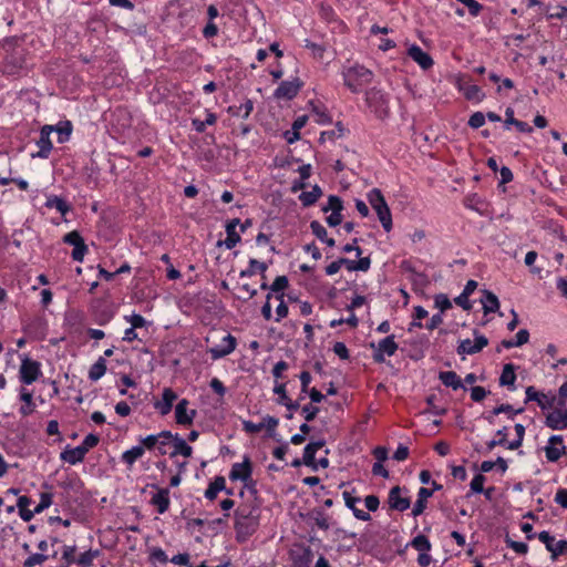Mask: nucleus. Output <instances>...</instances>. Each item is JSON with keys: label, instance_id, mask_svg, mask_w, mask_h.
<instances>
[{"label": "nucleus", "instance_id": "56", "mask_svg": "<svg viewBox=\"0 0 567 567\" xmlns=\"http://www.w3.org/2000/svg\"><path fill=\"white\" fill-rule=\"evenodd\" d=\"M276 298L280 301L276 308V321L279 322L288 316V306L284 301V293L276 295Z\"/></svg>", "mask_w": 567, "mask_h": 567}, {"label": "nucleus", "instance_id": "14", "mask_svg": "<svg viewBox=\"0 0 567 567\" xmlns=\"http://www.w3.org/2000/svg\"><path fill=\"white\" fill-rule=\"evenodd\" d=\"M236 338L231 334H227L223 338L220 343L209 349V353L213 359H220L230 354L236 349Z\"/></svg>", "mask_w": 567, "mask_h": 567}, {"label": "nucleus", "instance_id": "27", "mask_svg": "<svg viewBox=\"0 0 567 567\" xmlns=\"http://www.w3.org/2000/svg\"><path fill=\"white\" fill-rule=\"evenodd\" d=\"M433 495V491L426 487H421L417 492V499L412 508V515L414 517L421 515L426 508L427 498Z\"/></svg>", "mask_w": 567, "mask_h": 567}, {"label": "nucleus", "instance_id": "8", "mask_svg": "<svg viewBox=\"0 0 567 567\" xmlns=\"http://www.w3.org/2000/svg\"><path fill=\"white\" fill-rule=\"evenodd\" d=\"M565 401L559 400L558 408L549 412L546 416L545 424L551 430H565L567 429V409Z\"/></svg>", "mask_w": 567, "mask_h": 567}, {"label": "nucleus", "instance_id": "34", "mask_svg": "<svg viewBox=\"0 0 567 567\" xmlns=\"http://www.w3.org/2000/svg\"><path fill=\"white\" fill-rule=\"evenodd\" d=\"M310 229L318 239L326 243L329 247H333L336 245V240L328 237L327 229L318 220H312L310 223Z\"/></svg>", "mask_w": 567, "mask_h": 567}, {"label": "nucleus", "instance_id": "53", "mask_svg": "<svg viewBox=\"0 0 567 567\" xmlns=\"http://www.w3.org/2000/svg\"><path fill=\"white\" fill-rule=\"evenodd\" d=\"M368 200L372 208L383 204L385 202L384 196L382 195L381 190L378 188H373L368 194Z\"/></svg>", "mask_w": 567, "mask_h": 567}, {"label": "nucleus", "instance_id": "3", "mask_svg": "<svg viewBox=\"0 0 567 567\" xmlns=\"http://www.w3.org/2000/svg\"><path fill=\"white\" fill-rule=\"evenodd\" d=\"M344 85L353 93H358L373 79V73L363 65H352L343 70Z\"/></svg>", "mask_w": 567, "mask_h": 567}, {"label": "nucleus", "instance_id": "7", "mask_svg": "<svg viewBox=\"0 0 567 567\" xmlns=\"http://www.w3.org/2000/svg\"><path fill=\"white\" fill-rule=\"evenodd\" d=\"M537 538L545 545L546 549L550 551L553 560H555L559 555H564L567 553L566 539H560L556 542L555 537L551 536L547 530L540 532L537 535Z\"/></svg>", "mask_w": 567, "mask_h": 567}, {"label": "nucleus", "instance_id": "33", "mask_svg": "<svg viewBox=\"0 0 567 567\" xmlns=\"http://www.w3.org/2000/svg\"><path fill=\"white\" fill-rule=\"evenodd\" d=\"M321 196L322 189L318 185H315L311 190L302 192L299 195V200L305 207H309L315 205Z\"/></svg>", "mask_w": 567, "mask_h": 567}, {"label": "nucleus", "instance_id": "29", "mask_svg": "<svg viewBox=\"0 0 567 567\" xmlns=\"http://www.w3.org/2000/svg\"><path fill=\"white\" fill-rule=\"evenodd\" d=\"M274 392L279 395L278 403L285 405L287 410H298L300 406L299 401H291L286 392V384L280 383L274 388Z\"/></svg>", "mask_w": 567, "mask_h": 567}, {"label": "nucleus", "instance_id": "26", "mask_svg": "<svg viewBox=\"0 0 567 567\" xmlns=\"http://www.w3.org/2000/svg\"><path fill=\"white\" fill-rule=\"evenodd\" d=\"M174 450L169 453L171 457L176 455H183L184 457H190L193 447L186 443L178 434H174V441L172 443Z\"/></svg>", "mask_w": 567, "mask_h": 567}, {"label": "nucleus", "instance_id": "20", "mask_svg": "<svg viewBox=\"0 0 567 567\" xmlns=\"http://www.w3.org/2000/svg\"><path fill=\"white\" fill-rule=\"evenodd\" d=\"M408 55L416 62L423 70H427L433 65V59L429 53L423 51L419 45L412 44L408 50Z\"/></svg>", "mask_w": 567, "mask_h": 567}, {"label": "nucleus", "instance_id": "60", "mask_svg": "<svg viewBox=\"0 0 567 567\" xmlns=\"http://www.w3.org/2000/svg\"><path fill=\"white\" fill-rule=\"evenodd\" d=\"M100 442V437L96 434H87L83 442L79 445L80 447L85 449V453H87L91 449L95 447Z\"/></svg>", "mask_w": 567, "mask_h": 567}, {"label": "nucleus", "instance_id": "16", "mask_svg": "<svg viewBox=\"0 0 567 567\" xmlns=\"http://www.w3.org/2000/svg\"><path fill=\"white\" fill-rule=\"evenodd\" d=\"M188 400L182 399L175 408L176 423L181 425H190L196 416V410H188Z\"/></svg>", "mask_w": 567, "mask_h": 567}, {"label": "nucleus", "instance_id": "52", "mask_svg": "<svg viewBox=\"0 0 567 567\" xmlns=\"http://www.w3.org/2000/svg\"><path fill=\"white\" fill-rule=\"evenodd\" d=\"M48 559V556L42 553H37L30 555L23 563L24 567H34L37 565H42Z\"/></svg>", "mask_w": 567, "mask_h": 567}, {"label": "nucleus", "instance_id": "43", "mask_svg": "<svg viewBox=\"0 0 567 567\" xmlns=\"http://www.w3.org/2000/svg\"><path fill=\"white\" fill-rule=\"evenodd\" d=\"M410 545L416 549L419 553H422V551H431L432 549V545H431V542L429 540V538L424 535H417L415 536Z\"/></svg>", "mask_w": 567, "mask_h": 567}, {"label": "nucleus", "instance_id": "50", "mask_svg": "<svg viewBox=\"0 0 567 567\" xmlns=\"http://www.w3.org/2000/svg\"><path fill=\"white\" fill-rule=\"evenodd\" d=\"M315 524L322 530H327L330 527L329 518L322 511L313 512Z\"/></svg>", "mask_w": 567, "mask_h": 567}, {"label": "nucleus", "instance_id": "47", "mask_svg": "<svg viewBox=\"0 0 567 567\" xmlns=\"http://www.w3.org/2000/svg\"><path fill=\"white\" fill-rule=\"evenodd\" d=\"M343 209V203L339 196L330 195L328 197V205L322 208L324 213L331 210L332 213H341Z\"/></svg>", "mask_w": 567, "mask_h": 567}, {"label": "nucleus", "instance_id": "24", "mask_svg": "<svg viewBox=\"0 0 567 567\" xmlns=\"http://www.w3.org/2000/svg\"><path fill=\"white\" fill-rule=\"evenodd\" d=\"M151 504L157 507L159 514H164L169 508V491L167 488H159L156 494L153 495Z\"/></svg>", "mask_w": 567, "mask_h": 567}, {"label": "nucleus", "instance_id": "54", "mask_svg": "<svg viewBox=\"0 0 567 567\" xmlns=\"http://www.w3.org/2000/svg\"><path fill=\"white\" fill-rule=\"evenodd\" d=\"M261 424H264V429L267 430L268 435L269 436H274L276 427L279 424V420L277 417H275V416L266 415L262 419Z\"/></svg>", "mask_w": 567, "mask_h": 567}, {"label": "nucleus", "instance_id": "5", "mask_svg": "<svg viewBox=\"0 0 567 567\" xmlns=\"http://www.w3.org/2000/svg\"><path fill=\"white\" fill-rule=\"evenodd\" d=\"M365 102L378 117H383L388 114V99L381 90L371 89L367 91Z\"/></svg>", "mask_w": 567, "mask_h": 567}, {"label": "nucleus", "instance_id": "32", "mask_svg": "<svg viewBox=\"0 0 567 567\" xmlns=\"http://www.w3.org/2000/svg\"><path fill=\"white\" fill-rule=\"evenodd\" d=\"M224 489H226L225 477L216 476L214 481L209 483L207 489L205 491V497L209 501H213L216 498L217 494Z\"/></svg>", "mask_w": 567, "mask_h": 567}, {"label": "nucleus", "instance_id": "42", "mask_svg": "<svg viewBox=\"0 0 567 567\" xmlns=\"http://www.w3.org/2000/svg\"><path fill=\"white\" fill-rule=\"evenodd\" d=\"M312 551L309 547L303 548V550L293 556V564L296 567H309L312 561Z\"/></svg>", "mask_w": 567, "mask_h": 567}, {"label": "nucleus", "instance_id": "11", "mask_svg": "<svg viewBox=\"0 0 567 567\" xmlns=\"http://www.w3.org/2000/svg\"><path fill=\"white\" fill-rule=\"evenodd\" d=\"M54 131L53 125H44L40 131V137L37 141V145L39 146V152L34 155L40 158H48L52 148L53 144L50 140L51 133Z\"/></svg>", "mask_w": 567, "mask_h": 567}, {"label": "nucleus", "instance_id": "63", "mask_svg": "<svg viewBox=\"0 0 567 567\" xmlns=\"http://www.w3.org/2000/svg\"><path fill=\"white\" fill-rule=\"evenodd\" d=\"M301 412L305 416L306 422H311L316 419L319 413V408L312 404H306L302 406Z\"/></svg>", "mask_w": 567, "mask_h": 567}, {"label": "nucleus", "instance_id": "48", "mask_svg": "<svg viewBox=\"0 0 567 567\" xmlns=\"http://www.w3.org/2000/svg\"><path fill=\"white\" fill-rule=\"evenodd\" d=\"M288 287V278L286 276H278L274 282L271 284V286L269 287V289L277 293V295H280V293H284V290Z\"/></svg>", "mask_w": 567, "mask_h": 567}, {"label": "nucleus", "instance_id": "49", "mask_svg": "<svg viewBox=\"0 0 567 567\" xmlns=\"http://www.w3.org/2000/svg\"><path fill=\"white\" fill-rule=\"evenodd\" d=\"M505 543L507 547L512 548L519 555H525L528 551V546L526 543L513 540L508 536H506Z\"/></svg>", "mask_w": 567, "mask_h": 567}, {"label": "nucleus", "instance_id": "28", "mask_svg": "<svg viewBox=\"0 0 567 567\" xmlns=\"http://www.w3.org/2000/svg\"><path fill=\"white\" fill-rule=\"evenodd\" d=\"M481 302L485 315L496 312L499 309L497 296L489 290H483Z\"/></svg>", "mask_w": 567, "mask_h": 567}, {"label": "nucleus", "instance_id": "19", "mask_svg": "<svg viewBox=\"0 0 567 567\" xmlns=\"http://www.w3.org/2000/svg\"><path fill=\"white\" fill-rule=\"evenodd\" d=\"M342 496H343L346 506L352 511V513L357 519H360L363 522H368L371 519V516L368 512H364L357 507V504L361 502L360 497L353 496L352 493L349 491H344L342 493Z\"/></svg>", "mask_w": 567, "mask_h": 567}, {"label": "nucleus", "instance_id": "61", "mask_svg": "<svg viewBox=\"0 0 567 567\" xmlns=\"http://www.w3.org/2000/svg\"><path fill=\"white\" fill-rule=\"evenodd\" d=\"M485 476L483 474H476L472 482H471V491L473 493H483L484 492V482H485Z\"/></svg>", "mask_w": 567, "mask_h": 567}, {"label": "nucleus", "instance_id": "23", "mask_svg": "<svg viewBox=\"0 0 567 567\" xmlns=\"http://www.w3.org/2000/svg\"><path fill=\"white\" fill-rule=\"evenodd\" d=\"M176 399L177 394L171 388H165L162 394V401L156 402L154 406L162 415H166L171 412Z\"/></svg>", "mask_w": 567, "mask_h": 567}, {"label": "nucleus", "instance_id": "10", "mask_svg": "<svg viewBox=\"0 0 567 567\" xmlns=\"http://www.w3.org/2000/svg\"><path fill=\"white\" fill-rule=\"evenodd\" d=\"M252 465L249 456L245 455L241 463H234L229 472V480L233 482L241 481L247 485L251 481Z\"/></svg>", "mask_w": 567, "mask_h": 567}, {"label": "nucleus", "instance_id": "35", "mask_svg": "<svg viewBox=\"0 0 567 567\" xmlns=\"http://www.w3.org/2000/svg\"><path fill=\"white\" fill-rule=\"evenodd\" d=\"M106 372V360L100 357L89 370V379L93 382L100 380Z\"/></svg>", "mask_w": 567, "mask_h": 567}, {"label": "nucleus", "instance_id": "41", "mask_svg": "<svg viewBox=\"0 0 567 567\" xmlns=\"http://www.w3.org/2000/svg\"><path fill=\"white\" fill-rule=\"evenodd\" d=\"M100 554L101 553L99 549H89V550L82 553L76 558V565L80 567H91L93 565L94 559L96 557H99Z\"/></svg>", "mask_w": 567, "mask_h": 567}, {"label": "nucleus", "instance_id": "59", "mask_svg": "<svg viewBox=\"0 0 567 567\" xmlns=\"http://www.w3.org/2000/svg\"><path fill=\"white\" fill-rule=\"evenodd\" d=\"M315 455L316 452L310 446H305L303 449V456L302 462L307 466H311L313 470L317 468L316 462H315Z\"/></svg>", "mask_w": 567, "mask_h": 567}, {"label": "nucleus", "instance_id": "12", "mask_svg": "<svg viewBox=\"0 0 567 567\" xmlns=\"http://www.w3.org/2000/svg\"><path fill=\"white\" fill-rule=\"evenodd\" d=\"M566 453L561 435H551L548 445L545 447L546 458L549 462H557Z\"/></svg>", "mask_w": 567, "mask_h": 567}, {"label": "nucleus", "instance_id": "37", "mask_svg": "<svg viewBox=\"0 0 567 567\" xmlns=\"http://www.w3.org/2000/svg\"><path fill=\"white\" fill-rule=\"evenodd\" d=\"M254 110V103L251 100L247 99L244 103L240 105H233L228 107V113H230L234 116H239L243 118H247L251 111Z\"/></svg>", "mask_w": 567, "mask_h": 567}, {"label": "nucleus", "instance_id": "45", "mask_svg": "<svg viewBox=\"0 0 567 567\" xmlns=\"http://www.w3.org/2000/svg\"><path fill=\"white\" fill-rule=\"evenodd\" d=\"M524 409L515 410L511 404H501L492 410V414H507L508 419L513 420L515 415L523 413Z\"/></svg>", "mask_w": 567, "mask_h": 567}, {"label": "nucleus", "instance_id": "1", "mask_svg": "<svg viewBox=\"0 0 567 567\" xmlns=\"http://www.w3.org/2000/svg\"><path fill=\"white\" fill-rule=\"evenodd\" d=\"M2 72L18 74L25 66V50L14 39H8L2 45Z\"/></svg>", "mask_w": 567, "mask_h": 567}, {"label": "nucleus", "instance_id": "9", "mask_svg": "<svg viewBox=\"0 0 567 567\" xmlns=\"http://www.w3.org/2000/svg\"><path fill=\"white\" fill-rule=\"evenodd\" d=\"M398 343L394 341V336H388L379 341L372 358L377 363H383L385 361V355L392 357L395 354L398 350Z\"/></svg>", "mask_w": 567, "mask_h": 567}, {"label": "nucleus", "instance_id": "51", "mask_svg": "<svg viewBox=\"0 0 567 567\" xmlns=\"http://www.w3.org/2000/svg\"><path fill=\"white\" fill-rule=\"evenodd\" d=\"M52 497H53V495L51 493H41L40 502L34 507V512L40 514L44 509L49 508L51 506V504H52Z\"/></svg>", "mask_w": 567, "mask_h": 567}, {"label": "nucleus", "instance_id": "44", "mask_svg": "<svg viewBox=\"0 0 567 567\" xmlns=\"http://www.w3.org/2000/svg\"><path fill=\"white\" fill-rule=\"evenodd\" d=\"M217 121V117L214 113L207 112V116L205 121H200L198 118H194L192 121V125L194 130L198 133H203L206 130L207 125H214Z\"/></svg>", "mask_w": 567, "mask_h": 567}, {"label": "nucleus", "instance_id": "39", "mask_svg": "<svg viewBox=\"0 0 567 567\" xmlns=\"http://www.w3.org/2000/svg\"><path fill=\"white\" fill-rule=\"evenodd\" d=\"M516 380L515 367L512 363L504 365L502 374L499 377V384L502 386H513Z\"/></svg>", "mask_w": 567, "mask_h": 567}, {"label": "nucleus", "instance_id": "30", "mask_svg": "<svg viewBox=\"0 0 567 567\" xmlns=\"http://www.w3.org/2000/svg\"><path fill=\"white\" fill-rule=\"evenodd\" d=\"M373 209L375 210L383 229L385 231H390L392 229V215L386 202L374 207Z\"/></svg>", "mask_w": 567, "mask_h": 567}, {"label": "nucleus", "instance_id": "64", "mask_svg": "<svg viewBox=\"0 0 567 567\" xmlns=\"http://www.w3.org/2000/svg\"><path fill=\"white\" fill-rule=\"evenodd\" d=\"M63 240H64V243L72 245L73 247H78L80 244H82L84 241V239L82 238L80 233L76 230L68 233L64 236Z\"/></svg>", "mask_w": 567, "mask_h": 567}, {"label": "nucleus", "instance_id": "6", "mask_svg": "<svg viewBox=\"0 0 567 567\" xmlns=\"http://www.w3.org/2000/svg\"><path fill=\"white\" fill-rule=\"evenodd\" d=\"M42 375L40 362L30 358H24L21 361L19 370V379L23 384L30 385Z\"/></svg>", "mask_w": 567, "mask_h": 567}, {"label": "nucleus", "instance_id": "25", "mask_svg": "<svg viewBox=\"0 0 567 567\" xmlns=\"http://www.w3.org/2000/svg\"><path fill=\"white\" fill-rule=\"evenodd\" d=\"M439 380L447 388H452L453 390L464 389L461 378L454 371H441L439 373Z\"/></svg>", "mask_w": 567, "mask_h": 567}, {"label": "nucleus", "instance_id": "36", "mask_svg": "<svg viewBox=\"0 0 567 567\" xmlns=\"http://www.w3.org/2000/svg\"><path fill=\"white\" fill-rule=\"evenodd\" d=\"M144 454V447L141 445L133 446L132 449L125 451L121 460L123 463H125L128 467H132L134 463L142 457Z\"/></svg>", "mask_w": 567, "mask_h": 567}, {"label": "nucleus", "instance_id": "2", "mask_svg": "<svg viewBox=\"0 0 567 567\" xmlns=\"http://www.w3.org/2000/svg\"><path fill=\"white\" fill-rule=\"evenodd\" d=\"M258 517L248 508H237L235 511V530L238 542L247 540L258 527Z\"/></svg>", "mask_w": 567, "mask_h": 567}, {"label": "nucleus", "instance_id": "40", "mask_svg": "<svg viewBox=\"0 0 567 567\" xmlns=\"http://www.w3.org/2000/svg\"><path fill=\"white\" fill-rule=\"evenodd\" d=\"M53 132L58 133L59 143H65L70 140L72 133V124L70 121L60 122L58 125L54 126Z\"/></svg>", "mask_w": 567, "mask_h": 567}, {"label": "nucleus", "instance_id": "4", "mask_svg": "<svg viewBox=\"0 0 567 567\" xmlns=\"http://www.w3.org/2000/svg\"><path fill=\"white\" fill-rule=\"evenodd\" d=\"M473 334L474 341L470 339L460 341L456 349L458 355L464 358L465 355L478 353L488 344V339L484 334H481L477 330H474Z\"/></svg>", "mask_w": 567, "mask_h": 567}, {"label": "nucleus", "instance_id": "15", "mask_svg": "<svg viewBox=\"0 0 567 567\" xmlns=\"http://www.w3.org/2000/svg\"><path fill=\"white\" fill-rule=\"evenodd\" d=\"M302 83L296 79L293 81H282L276 89L274 96L276 99L292 100L301 89Z\"/></svg>", "mask_w": 567, "mask_h": 567}, {"label": "nucleus", "instance_id": "38", "mask_svg": "<svg viewBox=\"0 0 567 567\" xmlns=\"http://www.w3.org/2000/svg\"><path fill=\"white\" fill-rule=\"evenodd\" d=\"M174 441V434L171 431H162L158 433V442L155 446L161 455L168 453L167 446L172 445Z\"/></svg>", "mask_w": 567, "mask_h": 567}, {"label": "nucleus", "instance_id": "57", "mask_svg": "<svg viewBox=\"0 0 567 567\" xmlns=\"http://www.w3.org/2000/svg\"><path fill=\"white\" fill-rule=\"evenodd\" d=\"M158 442V433L157 434H151L145 437L140 439L141 446L144 447V451H153L155 450V446Z\"/></svg>", "mask_w": 567, "mask_h": 567}, {"label": "nucleus", "instance_id": "18", "mask_svg": "<svg viewBox=\"0 0 567 567\" xmlns=\"http://www.w3.org/2000/svg\"><path fill=\"white\" fill-rule=\"evenodd\" d=\"M525 393V403L535 401L542 410L550 409L555 403V396L548 398L546 394L537 392L534 386H527Z\"/></svg>", "mask_w": 567, "mask_h": 567}, {"label": "nucleus", "instance_id": "58", "mask_svg": "<svg viewBox=\"0 0 567 567\" xmlns=\"http://www.w3.org/2000/svg\"><path fill=\"white\" fill-rule=\"evenodd\" d=\"M457 1L463 3L468 9V12L473 17L478 16L483 9V6L480 2H477L476 0H457Z\"/></svg>", "mask_w": 567, "mask_h": 567}, {"label": "nucleus", "instance_id": "22", "mask_svg": "<svg viewBox=\"0 0 567 567\" xmlns=\"http://www.w3.org/2000/svg\"><path fill=\"white\" fill-rule=\"evenodd\" d=\"M458 89L463 92L465 99L468 101L480 103L485 99V93L478 85L470 84L467 82H460Z\"/></svg>", "mask_w": 567, "mask_h": 567}, {"label": "nucleus", "instance_id": "31", "mask_svg": "<svg viewBox=\"0 0 567 567\" xmlns=\"http://www.w3.org/2000/svg\"><path fill=\"white\" fill-rule=\"evenodd\" d=\"M45 207L56 209L62 216H65L71 210V206L66 200L56 195L47 196Z\"/></svg>", "mask_w": 567, "mask_h": 567}, {"label": "nucleus", "instance_id": "46", "mask_svg": "<svg viewBox=\"0 0 567 567\" xmlns=\"http://www.w3.org/2000/svg\"><path fill=\"white\" fill-rule=\"evenodd\" d=\"M267 269V265L265 262L258 261L257 259L249 260V268L240 271V277L252 276L257 270L260 272H265Z\"/></svg>", "mask_w": 567, "mask_h": 567}, {"label": "nucleus", "instance_id": "17", "mask_svg": "<svg viewBox=\"0 0 567 567\" xmlns=\"http://www.w3.org/2000/svg\"><path fill=\"white\" fill-rule=\"evenodd\" d=\"M239 224H240L239 218H234V219L228 220L225 226L227 237L223 243L219 241L218 245H224L227 249H233L234 247H236V245L238 243H240V240H241L240 235L236 230V227Z\"/></svg>", "mask_w": 567, "mask_h": 567}, {"label": "nucleus", "instance_id": "55", "mask_svg": "<svg viewBox=\"0 0 567 567\" xmlns=\"http://www.w3.org/2000/svg\"><path fill=\"white\" fill-rule=\"evenodd\" d=\"M434 305L436 308L441 310L440 313L444 312L445 310L452 307L451 300L444 293H439L434 297Z\"/></svg>", "mask_w": 567, "mask_h": 567}, {"label": "nucleus", "instance_id": "13", "mask_svg": "<svg viewBox=\"0 0 567 567\" xmlns=\"http://www.w3.org/2000/svg\"><path fill=\"white\" fill-rule=\"evenodd\" d=\"M402 488L393 486L389 492L388 504L391 509L404 512L411 506V499L408 496H402Z\"/></svg>", "mask_w": 567, "mask_h": 567}, {"label": "nucleus", "instance_id": "21", "mask_svg": "<svg viewBox=\"0 0 567 567\" xmlns=\"http://www.w3.org/2000/svg\"><path fill=\"white\" fill-rule=\"evenodd\" d=\"M85 455H86V453H85V449L84 447H80L79 445L75 446V447H71L70 445H68L64 449V451L61 452L60 458L63 462H66V463H69L71 465H75L78 463L83 462Z\"/></svg>", "mask_w": 567, "mask_h": 567}, {"label": "nucleus", "instance_id": "62", "mask_svg": "<svg viewBox=\"0 0 567 567\" xmlns=\"http://www.w3.org/2000/svg\"><path fill=\"white\" fill-rule=\"evenodd\" d=\"M485 124V115L482 112H475L470 116L468 126L480 128Z\"/></svg>", "mask_w": 567, "mask_h": 567}]
</instances>
